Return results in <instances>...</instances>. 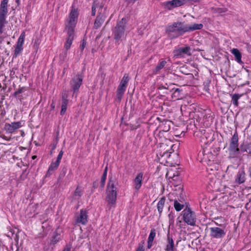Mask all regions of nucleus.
<instances>
[{
  "label": "nucleus",
  "mask_w": 251,
  "mask_h": 251,
  "mask_svg": "<svg viewBox=\"0 0 251 251\" xmlns=\"http://www.w3.org/2000/svg\"><path fill=\"white\" fill-rule=\"evenodd\" d=\"M203 27L201 24H185L184 22H175L166 28V32L171 39L177 38L186 32H191Z\"/></svg>",
  "instance_id": "f257e3e1"
},
{
  "label": "nucleus",
  "mask_w": 251,
  "mask_h": 251,
  "mask_svg": "<svg viewBox=\"0 0 251 251\" xmlns=\"http://www.w3.org/2000/svg\"><path fill=\"white\" fill-rule=\"evenodd\" d=\"M118 184L117 179L115 177H111L108 181L106 189V201L108 202L107 206L109 209L114 206L117 195V188L116 185Z\"/></svg>",
  "instance_id": "f03ea898"
},
{
  "label": "nucleus",
  "mask_w": 251,
  "mask_h": 251,
  "mask_svg": "<svg viewBox=\"0 0 251 251\" xmlns=\"http://www.w3.org/2000/svg\"><path fill=\"white\" fill-rule=\"evenodd\" d=\"M126 23L127 20L125 18H123L121 20L117 23L113 31L114 38L116 42H118L124 37Z\"/></svg>",
  "instance_id": "7ed1b4c3"
},
{
  "label": "nucleus",
  "mask_w": 251,
  "mask_h": 251,
  "mask_svg": "<svg viewBox=\"0 0 251 251\" xmlns=\"http://www.w3.org/2000/svg\"><path fill=\"white\" fill-rule=\"evenodd\" d=\"M8 0H2L0 5V33L3 32L5 25L7 23L6 16L8 13Z\"/></svg>",
  "instance_id": "20e7f679"
},
{
  "label": "nucleus",
  "mask_w": 251,
  "mask_h": 251,
  "mask_svg": "<svg viewBox=\"0 0 251 251\" xmlns=\"http://www.w3.org/2000/svg\"><path fill=\"white\" fill-rule=\"evenodd\" d=\"M96 12L97 15H105L106 8L104 7V3L102 0H94L92 5L91 15L95 16Z\"/></svg>",
  "instance_id": "39448f33"
},
{
  "label": "nucleus",
  "mask_w": 251,
  "mask_h": 251,
  "mask_svg": "<svg viewBox=\"0 0 251 251\" xmlns=\"http://www.w3.org/2000/svg\"><path fill=\"white\" fill-rule=\"evenodd\" d=\"M78 15L77 9L72 6L69 18L66 23L65 29H74L77 23Z\"/></svg>",
  "instance_id": "423d86ee"
},
{
  "label": "nucleus",
  "mask_w": 251,
  "mask_h": 251,
  "mask_svg": "<svg viewBox=\"0 0 251 251\" xmlns=\"http://www.w3.org/2000/svg\"><path fill=\"white\" fill-rule=\"evenodd\" d=\"M183 219L188 225L195 226L196 225V217L195 213L190 208H186L183 211Z\"/></svg>",
  "instance_id": "0eeeda50"
},
{
  "label": "nucleus",
  "mask_w": 251,
  "mask_h": 251,
  "mask_svg": "<svg viewBox=\"0 0 251 251\" xmlns=\"http://www.w3.org/2000/svg\"><path fill=\"white\" fill-rule=\"evenodd\" d=\"M229 151L234 155H237L240 153V149L238 148V136L236 132L231 138Z\"/></svg>",
  "instance_id": "6e6552de"
},
{
  "label": "nucleus",
  "mask_w": 251,
  "mask_h": 251,
  "mask_svg": "<svg viewBox=\"0 0 251 251\" xmlns=\"http://www.w3.org/2000/svg\"><path fill=\"white\" fill-rule=\"evenodd\" d=\"M209 230L210 236L213 238H222L226 235V232L224 229L219 227H210Z\"/></svg>",
  "instance_id": "1a4fd4ad"
},
{
  "label": "nucleus",
  "mask_w": 251,
  "mask_h": 251,
  "mask_svg": "<svg viewBox=\"0 0 251 251\" xmlns=\"http://www.w3.org/2000/svg\"><path fill=\"white\" fill-rule=\"evenodd\" d=\"M82 77L80 75H76L70 82L72 89L74 91V94L77 93L79 87L82 84Z\"/></svg>",
  "instance_id": "9d476101"
},
{
  "label": "nucleus",
  "mask_w": 251,
  "mask_h": 251,
  "mask_svg": "<svg viewBox=\"0 0 251 251\" xmlns=\"http://www.w3.org/2000/svg\"><path fill=\"white\" fill-rule=\"evenodd\" d=\"M175 56H182L184 54L191 55V48L189 47L180 48L173 52Z\"/></svg>",
  "instance_id": "9b49d317"
},
{
  "label": "nucleus",
  "mask_w": 251,
  "mask_h": 251,
  "mask_svg": "<svg viewBox=\"0 0 251 251\" xmlns=\"http://www.w3.org/2000/svg\"><path fill=\"white\" fill-rule=\"evenodd\" d=\"M67 32L68 37L65 44V48L68 50L72 44L74 38V29H65Z\"/></svg>",
  "instance_id": "f8f14e48"
},
{
  "label": "nucleus",
  "mask_w": 251,
  "mask_h": 251,
  "mask_svg": "<svg viewBox=\"0 0 251 251\" xmlns=\"http://www.w3.org/2000/svg\"><path fill=\"white\" fill-rule=\"evenodd\" d=\"M68 95L66 91H64L62 94V103H61V110L60 114L63 115L64 114L67 110V106L68 103Z\"/></svg>",
  "instance_id": "ddd939ff"
},
{
  "label": "nucleus",
  "mask_w": 251,
  "mask_h": 251,
  "mask_svg": "<svg viewBox=\"0 0 251 251\" xmlns=\"http://www.w3.org/2000/svg\"><path fill=\"white\" fill-rule=\"evenodd\" d=\"M87 218L88 215L87 214L86 211L81 209L80 210L79 215L77 216L76 219V222L77 223H80L85 225L88 222Z\"/></svg>",
  "instance_id": "4468645a"
},
{
  "label": "nucleus",
  "mask_w": 251,
  "mask_h": 251,
  "mask_svg": "<svg viewBox=\"0 0 251 251\" xmlns=\"http://www.w3.org/2000/svg\"><path fill=\"white\" fill-rule=\"evenodd\" d=\"M143 174L140 173L138 174L133 179L134 188L136 191H138L142 184Z\"/></svg>",
  "instance_id": "2eb2a0df"
},
{
  "label": "nucleus",
  "mask_w": 251,
  "mask_h": 251,
  "mask_svg": "<svg viewBox=\"0 0 251 251\" xmlns=\"http://www.w3.org/2000/svg\"><path fill=\"white\" fill-rule=\"evenodd\" d=\"M21 126V123L20 122H13L11 124H6L5 125V130L9 133H13L15 130Z\"/></svg>",
  "instance_id": "dca6fc26"
},
{
  "label": "nucleus",
  "mask_w": 251,
  "mask_h": 251,
  "mask_svg": "<svg viewBox=\"0 0 251 251\" xmlns=\"http://www.w3.org/2000/svg\"><path fill=\"white\" fill-rule=\"evenodd\" d=\"M179 2V1H178L177 0H172L163 2V5L165 8L168 10H171L175 7L180 6Z\"/></svg>",
  "instance_id": "f3484780"
},
{
  "label": "nucleus",
  "mask_w": 251,
  "mask_h": 251,
  "mask_svg": "<svg viewBox=\"0 0 251 251\" xmlns=\"http://www.w3.org/2000/svg\"><path fill=\"white\" fill-rule=\"evenodd\" d=\"M105 15H97L95 20L93 28L97 29L101 27L105 21Z\"/></svg>",
  "instance_id": "a211bd4d"
},
{
  "label": "nucleus",
  "mask_w": 251,
  "mask_h": 251,
  "mask_svg": "<svg viewBox=\"0 0 251 251\" xmlns=\"http://www.w3.org/2000/svg\"><path fill=\"white\" fill-rule=\"evenodd\" d=\"M165 250L166 251H174L175 250L173 239L169 235H168L167 244Z\"/></svg>",
  "instance_id": "6ab92c4d"
},
{
  "label": "nucleus",
  "mask_w": 251,
  "mask_h": 251,
  "mask_svg": "<svg viewBox=\"0 0 251 251\" xmlns=\"http://www.w3.org/2000/svg\"><path fill=\"white\" fill-rule=\"evenodd\" d=\"M231 53L234 55L236 60L237 62L240 64H243V62L241 60V54L239 50L237 49H233L231 50Z\"/></svg>",
  "instance_id": "aec40b11"
},
{
  "label": "nucleus",
  "mask_w": 251,
  "mask_h": 251,
  "mask_svg": "<svg viewBox=\"0 0 251 251\" xmlns=\"http://www.w3.org/2000/svg\"><path fill=\"white\" fill-rule=\"evenodd\" d=\"M245 172L243 171H240L237 175L236 182L239 184L242 183L245 181Z\"/></svg>",
  "instance_id": "412c9836"
},
{
  "label": "nucleus",
  "mask_w": 251,
  "mask_h": 251,
  "mask_svg": "<svg viewBox=\"0 0 251 251\" xmlns=\"http://www.w3.org/2000/svg\"><path fill=\"white\" fill-rule=\"evenodd\" d=\"M171 122L169 120H164L160 125V127L164 132H167L170 130Z\"/></svg>",
  "instance_id": "4be33fe9"
},
{
  "label": "nucleus",
  "mask_w": 251,
  "mask_h": 251,
  "mask_svg": "<svg viewBox=\"0 0 251 251\" xmlns=\"http://www.w3.org/2000/svg\"><path fill=\"white\" fill-rule=\"evenodd\" d=\"M129 79L128 75L126 74H125L121 81L119 87L126 89Z\"/></svg>",
  "instance_id": "5701e85b"
},
{
  "label": "nucleus",
  "mask_w": 251,
  "mask_h": 251,
  "mask_svg": "<svg viewBox=\"0 0 251 251\" xmlns=\"http://www.w3.org/2000/svg\"><path fill=\"white\" fill-rule=\"evenodd\" d=\"M167 63L166 61L165 60H162L155 67V68L153 70V73L154 74H157L158 72H159L162 69H163Z\"/></svg>",
  "instance_id": "b1692460"
},
{
  "label": "nucleus",
  "mask_w": 251,
  "mask_h": 251,
  "mask_svg": "<svg viewBox=\"0 0 251 251\" xmlns=\"http://www.w3.org/2000/svg\"><path fill=\"white\" fill-rule=\"evenodd\" d=\"M165 197H162L160 199L157 204V210L160 215L162 212L163 209L165 204Z\"/></svg>",
  "instance_id": "393cba45"
},
{
  "label": "nucleus",
  "mask_w": 251,
  "mask_h": 251,
  "mask_svg": "<svg viewBox=\"0 0 251 251\" xmlns=\"http://www.w3.org/2000/svg\"><path fill=\"white\" fill-rule=\"evenodd\" d=\"M59 164L60 163H57L56 161L55 162H52L49 168L47 175H50L51 174V172L57 169L59 165Z\"/></svg>",
  "instance_id": "a878e982"
},
{
  "label": "nucleus",
  "mask_w": 251,
  "mask_h": 251,
  "mask_svg": "<svg viewBox=\"0 0 251 251\" xmlns=\"http://www.w3.org/2000/svg\"><path fill=\"white\" fill-rule=\"evenodd\" d=\"M227 11L226 8L212 7L211 8V12L213 14H221Z\"/></svg>",
  "instance_id": "bb28decb"
},
{
  "label": "nucleus",
  "mask_w": 251,
  "mask_h": 251,
  "mask_svg": "<svg viewBox=\"0 0 251 251\" xmlns=\"http://www.w3.org/2000/svg\"><path fill=\"white\" fill-rule=\"evenodd\" d=\"M126 91V89L121 88L118 86L116 93H117V99L120 101L122 99L123 96Z\"/></svg>",
  "instance_id": "cd10ccee"
},
{
  "label": "nucleus",
  "mask_w": 251,
  "mask_h": 251,
  "mask_svg": "<svg viewBox=\"0 0 251 251\" xmlns=\"http://www.w3.org/2000/svg\"><path fill=\"white\" fill-rule=\"evenodd\" d=\"M231 96L232 98V102L233 104L235 106H237L238 105V100L241 97V95L238 94H234L231 95Z\"/></svg>",
  "instance_id": "c85d7f7f"
},
{
  "label": "nucleus",
  "mask_w": 251,
  "mask_h": 251,
  "mask_svg": "<svg viewBox=\"0 0 251 251\" xmlns=\"http://www.w3.org/2000/svg\"><path fill=\"white\" fill-rule=\"evenodd\" d=\"M184 206L183 204L180 203L177 200L174 201V208L176 211H180Z\"/></svg>",
  "instance_id": "c756f323"
},
{
  "label": "nucleus",
  "mask_w": 251,
  "mask_h": 251,
  "mask_svg": "<svg viewBox=\"0 0 251 251\" xmlns=\"http://www.w3.org/2000/svg\"><path fill=\"white\" fill-rule=\"evenodd\" d=\"M23 45L16 44V48L14 50V57H16L20 52L23 50Z\"/></svg>",
  "instance_id": "7c9ffc66"
},
{
  "label": "nucleus",
  "mask_w": 251,
  "mask_h": 251,
  "mask_svg": "<svg viewBox=\"0 0 251 251\" xmlns=\"http://www.w3.org/2000/svg\"><path fill=\"white\" fill-rule=\"evenodd\" d=\"M25 32H23L21 33V34L20 35V37H19L17 44L23 45V44H24V42L25 41Z\"/></svg>",
  "instance_id": "2f4dec72"
},
{
  "label": "nucleus",
  "mask_w": 251,
  "mask_h": 251,
  "mask_svg": "<svg viewBox=\"0 0 251 251\" xmlns=\"http://www.w3.org/2000/svg\"><path fill=\"white\" fill-rule=\"evenodd\" d=\"M82 195V191L81 188L79 186H77L74 193V196L75 197H80Z\"/></svg>",
  "instance_id": "473e14b6"
},
{
  "label": "nucleus",
  "mask_w": 251,
  "mask_h": 251,
  "mask_svg": "<svg viewBox=\"0 0 251 251\" xmlns=\"http://www.w3.org/2000/svg\"><path fill=\"white\" fill-rule=\"evenodd\" d=\"M155 235H156L155 229L154 228H153L151 231V232L150 233V235H149V236L148 238V240H149L150 241H153L154 239V237L155 236Z\"/></svg>",
  "instance_id": "72a5a7b5"
},
{
  "label": "nucleus",
  "mask_w": 251,
  "mask_h": 251,
  "mask_svg": "<svg viewBox=\"0 0 251 251\" xmlns=\"http://www.w3.org/2000/svg\"><path fill=\"white\" fill-rule=\"evenodd\" d=\"M67 169L66 167L62 168V171L59 175V179H62L67 173Z\"/></svg>",
  "instance_id": "f704fd0d"
},
{
  "label": "nucleus",
  "mask_w": 251,
  "mask_h": 251,
  "mask_svg": "<svg viewBox=\"0 0 251 251\" xmlns=\"http://www.w3.org/2000/svg\"><path fill=\"white\" fill-rule=\"evenodd\" d=\"M178 1H179V5L180 6H181L185 3H186L188 2H196L198 0H177Z\"/></svg>",
  "instance_id": "c9c22d12"
},
{
  "label": "nucleus",
  "mask_w": 251,
  "mask_h": 251,
  "mask_svg": "<svg viewBox=\"0 0 251 251\" xmlns=\"http://www.w3.org/2000/svg\"><path fill=\"white\" fill-rule=\"evenodd\" d=\"M59 240V237H58V235L57 234L55 235H54L51 240V242L53 244H56Z\"/></svg>",
  "instance_id": "e433bc0d"
},
{
  "label": "nucleus",
  "mask_w": 251,
  "mask_h": 251,
  "mask_svg": "<svg viewBox=\"0 0 251 251\" xmlns=\"http://www.w3.org/2000/svg\"><path fill=\"white\" fill-rule=\"evenodd\" d=\"M63 154V151L61 150V151L59 152V154H58V156H57V159H56V161L57 163H60V161H61V159H62V157Z\"/></svg>",
  "instance_id": "4c0bfd02"
},
{
  "label": "nucleus",
  "mask_w": 251,
  "mask_h": 251,
  "mask_svg": "<svg viewBox=\"0 0 251 251\" xmlns=\"http://www.w3.org/2000/svg\"><path fill=\"white\" fill-rule=\"evenodd\" d=\"M247 145L242 144L241 145L239 149H240V152H247Z\"/></svg>",
  "instance_id": "58836bf2"
},
{
  "label": "nucleus",
  "mask_w": 251,
  "mask_h": 251,
  "mask_svg": "<svg viewBox=\"0 0 251 251\" xmlns=\"http://www.w3.org/2000/svg\"><path fill=\"white\" fill-rule=\"evenodd\" d=\"M136 251H144V242H141L138 245V248Z\"/></svg>",
  "instance_id": "ea45409f"
},
{
  "label": "nucleus",
  "mask_w": 251,
  "mask_h": 251,
  "mask_svg": "<svg viewBox=\"0 0 251 251\" xmlns=\"http://www.w3.org/2000/svg\"><path fill=\"white\" fill-rule=\"evenodd\" d=\"M180 91L181 90L179 89L176 88L173 94V96L175 97H178Z\"/></svg>",
  "instance_id": "a19ab883"
},
{
  "label": "nucleus",
  "mask_w": 251,
  "mask_h": 251,
  "mask_svg": "<svg viewBox=\"0 0 251 251\" xmlns=\"http://www.w3.org/2000/svg\"><path fill=\"white\" fill-rule=\"evenodd\" d=\"M86 42L84 40V39H83L82 41L81 44L80 45V47H79V48L81 50V52H82L83 50H84V49L86 46Z\"/></svg>",
  "instance_id": "79ce46f5"
},
{
  "label": "nucleus",
  "mask_w": 251,
  "mask_h": 251,
  "mask_svg": "<svg viewBox=\"0 0 251 251\" xmlns=\"http://www.w3.org/2000/svg\"><path fill=\"white\" fill-rule=\"evenodd\" d=\"M24 88H20L18 90L16 91L15 93H14V95L15 96H17V95L19 94H21L22 93L23 91H24Z\"/></svg>",
  "instance_id": "37998d69"
},
{
  "label": "nucleus",
  "mask_w": 251,
  "mask_h": 251,
  "mask_svg": "<svg viewBox=\"0 0 251 251\" xmlns=\"http://www.w3.org/2000/svg\"><path fill=\"white\" fill-rule=\"evenodd\" d=\"M247 152L251 154V144L247 145Z\"/></svg>",
  "instance_id": "c03bdc74"
},
{
  "label": "nucleus",
  "mask_w": 251,
  "mask_h": 251,
  "mask_svg": "<svg viewBox=\"0 0 251 251\" xmlns=\"http://www.w3.org/2000/svg\"><path fill=\"white\" fill-rule=\"evenodd\" d=\"M105 180H106V178H103V177L101 178L100 183H101V188H103L104 187V186L105 185Z\"/></svg>",
  "instance_id": "a18cd8bd"
},
{
  "label": "nucleus",
  "mask_w": 251,
  "mask_h": 251,
  "mask_svg": "<svg viewBox=\"0 0 251 251\" xmlns=\"http://www.w3.org/2000/svg\"><path fill=\"white\" fill-rule=\"evenodd\" d=\"M107 168L106 167L105 168L104 171L102 174V176L101 177L106 178V176H107Z\"/></svg>",
  "instance_id": "49530a36"
},
{
  "label": "nucleus",
  "mask_w": 251,
  "mask_h": 251,
  "mask_svg": "<svg viewBox=\"0 0 251 251\" xmlns=\"http://www.w3.org/2000/svg\"><path fill=\"white\" fill-rule=\"evenodd\" d=\"M152 241H150L149 240H148V248L150 249L152 246Z\"/></svg>",
  "instance_id": "de8ad7c7"
},
{
  "label": "nucleus",
  "mask_w": 251,
  "mask_h": 251,
  "mask_svg": "<svg viewBox=\"0 0 251 251\" xmlns=\"http://www.w3.org/2000/svg\"><path fill=\"white\" fill-rule=\"evenodd\" d=\"M71 249V246H66L63 250H64L65 251H70Z\"/></svg>",
  "instance_id": "09e8293b"
},
{
  "label": "nucleus",
  "mask_w": 251,
  "mask_h": 251,
  "mask_svg": "<svg viewBox=\"0 0 251 251\" xmlns=\"http://www.w3.org/2000/svg\"><path fill=\"white\" fill-rule=\"evenodd\" d=\"M204 138H207V136H206V135H203L201 137V140L202 141V140L204 139Z\"/></svg>",
  "instance_id": "8fccbe9b"
},
{
  "label": "nucleus",
  "mask_w": 251,
  "mask_h": 251,
  "mask_svg": "<svg viewBox=\"0 0 251 251\" xmlns=\"http://www.w3.org/2000/svg\"><path fill=\"white\" fill-rule=\"evenodd\" d=\"M93 187H94V188H96V187H97V186H96V182H94V183H93Z\"/></svg>",
  "instance_id": "3c124183"
},
{
  "label": "nucleus",
  "mask_w": 251,
  "mask_h": 251,
  "mask_svg": "<svg viewBox=\"0 0 251 251\" xmlns=\"http://www.w3.org/2000/svg\"><path fill=\"white\" fill-rule=\"evenodd\" d=\"M249 203H247L246 205H245V207L246 208H248V207H249Z\"/></svg>",
  "instance_id": "603ef678"
},
{
  "label": "nucleus",
  "mask_w": 251,
  "mask_h": 251,
  "mask_svg": "<svg viewBox=\"0 0 251 251\" xmlns=\"http://www.w3.org/2000/svg\"><path fill=\"white\" fill-rule=\"evenodd\" d=\"M250 176L251 177V168L249 169Z\"/></svg>",
  "instance_id": "864d4df0"
},
{
  "label": "nucleus",
  "mask_w": 251,
  "mask_h": 251,
  "mask_svg": "<svg viewBox=\"0 0 251 251\" xmlns=\"http://www.w3.org/2000/svg\"><path fill=\"white\" fill-rule=\"evenodd\" d=\"M166 154L167 155L168 154V153L167 152H164V153H163V156H164V155H165Z\"/></svg>",
  "instance_id": "5fc2aeb1"
},
{
  "label": "nucleus",
  "mask_w": 251,
  "mask_h": 251,
  "mask_svg": "<svg viewBox=\"0 0 251 251\" xmlns=\"http://www.w3.org/2000/svg\"><path fill=\"white\" fill-rule=\"evenodd\" d=\"M212 139L211 138V139H210L207 141V142L206 143H209V142H212Z\"/></svg>",
  "instance_id": "6e6d98bb"
},
{
  "label": "nucleus",
  "mask_w": 251,
  "mask_h": 251,
  "mask_svg": "<svg viewBox=\"0 0 251 251\" xmlns=\"http://www.w3.org/2000/svg\"><path fill=\"white\" fill-rule=\"evenodd\" d=\"M55 148H56V145H54L52 150H53L54 149H55Z\"/></svg>",
  "instance_id": "4d7b16f0"
},
{
  "label": "nucleus",
  "mask_w": 251,
  "mask_h": 251,
  "mask_svg": "<svg viewBox=\"0 0 251 251\" xmlns=\"http://www.w3.org/2000/svg\"><path fill=\"white\" fill-rule=\"evenodd\" d=\"M36 157V156H33L32 158V159H35Z\"/></svg>",
  "instance_id": "13d9d810"
},
{
  "label": "nucleus",
  "mask_w": 251,
  "mask_h": 251,
  "mask_svg": "<svg viewBox=\"0 0 251 251\" xmlns=\"http://www.w3.org/2000/svg\"><path fill=\"white\" fill-rule=\"evenodd\" d=\"M104 251H108L107 250H104Z\"/></svg>",
  "instance_id": "bf43d9fd"
},
{
  "label": "nucleus",
  "mask_w": 251,
  "mask_h": 251,
  "mask_svg": "<svg viewBox=\"0 0 251 251\" xmlns=\"http://www.w3.org/2000/svg\"><path fill=\"white\" fill-rule=\"evenodd\" d=\"M63 251H65L64 250H63Z\"/></svg>",
  "instance_id": "052dcab7"
}]
</instances>
